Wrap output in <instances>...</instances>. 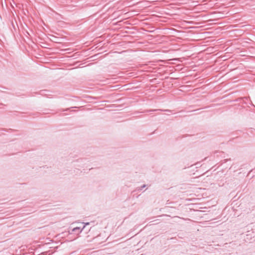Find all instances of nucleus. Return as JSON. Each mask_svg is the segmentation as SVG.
<instances>
[{
    "label": "nucleus",
    "mask_w": 255,
    "mask_h": 255,
    "mask_svg": "<svg viewBox=\"0 0 255 255\" xmlns=\"http://www.w3.org/2000/svg\"><path fill=\"white\" fill-rule=\"evenodd\" d=\"M79 229V228L76 227V228H74V229H73V231H76L77 229Z\"/></svg>",
    "instance_id": "nucleus-1"
}]
</instances>
